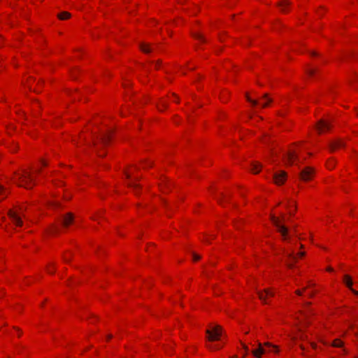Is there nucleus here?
Wrapping results in <instances>:
<instances>
[{
	"label": "nucleus",
	"mask_w": 358,
	"mask_h": 358,
	"mask_svg": "<svg viewBox=\"0 0 358 358\" xmlns=\"http://www.w3.org/2000/svg\"><path fill=\"white\" fill-rule=\"evenodd\" d=\"M209 348H210V349H211V350L218 349V348H218V347H217V346H216V347H215H215H209Z\"/></svg>",
	"instance_id": "obj_38"
},
{
	"label": "nucleus",
	"mask_w": 358,
	"mask_h": 358,
	"mask_svg": "<svg viewBox=\"0 0 358 358\" xmlns=\"http://www.w3.org/2000/svg\"><path fill=\"white\" fill-rule=\"evenodd\" d=\"M64 260L66 262H69L70 259H69L67 257L64 256Z\"/></svg>",
	"instance_id": "obj_35"
},
{
	"label": "nucleus",
	"mask_w": 358,
	"mask_h": 358,
	"mask_svg": "<svg viewBox=\"0 0 358 358\" xmlns=\"http://www.w3.org/2000/svg\"><path fill=\"white\" fill-rule=\"evenodd\" d=\"M42 164H43V166H46L47 165V164L44 161H42Z\"/></svg>",
	"instance_id": "obj_43"
},
{
	"label": "nucleus",
	"mask_w": 358,
	"mask_h": 358,
	"mask_svg": "<svg viewBox=\"0 0 358 358\" xmlns=\"http://www.w3.org/2000/svg\"><path fill=\"white\" fill-rule=\"evenodd\" d=\"M162 104L164 107H166V103L165 102H162Z\"/></svg>",
	"instance_id": "obj_41"
},
{
	"label": "nucleus",
	"mask_w": 358,
	"mask_h": 358,
	"mask_svg": "<svg viewBox=\"0 0 358 358\" xmlns=\"http://www.w3.org/2000/svg\"><path fill=\"white\" fill-rule=\"evenodd\" d=\"M247 352L245 353H243V355H244V357L246 355Z\"/></svg>",
	"instance_id": "obj_46"
},
{
	"label": "nucleus",
	"mask_w": 358,
	"mask_h": 358,
	"mask_svg": "<svg viewBox=\"0 0 358 358\" xmlns=\"http://www.w3.org/2000/svg\"><path fill=\"white\" fill-rule=\"evenodd\" d=\"M316 128L318 132L322 134L331 128V124L326 120H320L317 123Z\"/></svg>",
	"instance_id": "obj_8"
},
{
	"label": "nucleus",
	"mask_w": 358,
	"mask_h": 358,
	"mask_svg": "<svg viewBox=\"0 0 358 358\" xmlns=\"http://www.w3.org/2000/svg\"><path fill=\"white\" fill-rule=\"evenodd\" d=\"M327 270L328 271H333V268H332L331 267H328V268H327Z\"/></svg>",
	"instance_id": "obj_37"
},
{
	"label": "nucleus",
	"mask_w": 358,
	"mask_h": 358,
	"mask_svg": "<svg viewBox=\"0 0 358 358\" xmlns=\"http://www.w3.org/2000/svg\"><path fill=\"white\" fill-rule=\"evenodd\" d=\"M264 101L261 103V106L262 108H266L268 106V103H271L273 101L272 99H271L269 96H268V94H264L262 98Z\"/></svg>",
	"instance_id": "obj_16"
},
{
	"label": "nucleus",
	"mask_w": 358,
	"mask_h": 358,
	"mask_svg": "<svg viewBox=\"0 0 358 358\" xmlns=\"http://www.w3.org/2000/svg\"><path fill=\"white\" fill-rule=\"evenodd\" d=\"M314 170L311 167H306L300 173V178L303 181L310 180L313 176Z\"/></svg>",
	"instance_id": "obj_7"
},
{
	"label": "nucleus",
	"mask_w": 358,
	"mask_h": 358,
	"mask_svg": "<svg viewBox=\"0 0 358 358\" xmlns=\"http://www.w3.org/2000/svg\"><path fill=\"white\" fill-rule=\"evenodd\" d=\"M265 350L263 348L262 344L257 341V348L252 351V354L256 358H261V356L265 353Z\"/></svg>",
	"instance_id": "obj_12"
},
{
	"label": "nucleus",
	"mask_w": 358,
	"mask_h": 358,
	"mask_svg": "<svg viewBox=\"0 0 358 358\" xmlns=\"http://www.w3.org/2000/svg\"><path fill=\"white\" fill-rule=\"evenodd\" d=\"M222 197H223L224 199H225V198H226V196H225L224 194H222Z\"/></svg>",
	"instance_id": "obj_44"
},
{
	"label": "nucleus",
	"mask_w": 358,
	"mask_h": 358,
	"mask_svg": "<svg viewBox=\"0 0 358 358\" xmlns=\"http://www.w3.org/2000/svg\"><path fill=\"white\" fill-rule=\"evenodd\" d=\"M298 155L294 151H289L285 157V160L287 164L292 165L295 160H298Z\"/></svg>",
	"instance_id": "obj_10"
},
{
	"label": "nucleus",
	"mask_w": 358,
	"mask_h": 358,
	"mask_svg": "<svg viewBox=\"0 0 358 358\" xmlns=\"http://www.w3.org/2000/svg\"><path fill=\"white\" fill-rule=\"evenodd\" d=\"M206 334L209 341H217L222 334V327L220 325H216L212 329H206Z\"/></svg>",
	"instance_id": "obj_3"
},
{
	"label": "nucleus",
	"mask_w": 358,
	"mask_h": 358,
	"mask_svg": "<svg viewBox=\"0 0 358 358\" xmlns=\"http://www.w3.org/2000/svg\"><path fill=\"white\" fill-rule=\"evenodd\" d=\"M287 178V173L284 171H279L273 174V180L277 185L284 183Z\"/></svg>",
	"instance_id": "obj_6"
},
{
	"label": "nucleus",
	"mask_w": 358,
	"mask_h": 358,
	"mask_svg": "<svg viewBox=\"0 0 358 358\" xmlns=\"http://www.w3.org/2000/svg\"><path fill=\"white\" fill-rule=\"evenodd\" d=\"M345 145V144L341 140L338 139L336 141L331 142L329 143V148L331 151L333 152L335 150L336 148L344 147Z\"/></svg>",
	"instance_id": "obj_14"
},
{
	"label": "nucleus",
	"mask_w": 358,
	"mask_h": 358,
	"mask_svg": "<svg viewBox=\"0 0 358 358\" xmlns=\"http://www.w3.org/2000/svg\"><path fill=\"white\" fill-rule=\"evenodd\" d=\"M74 220V216L71 213H68L62 216L61 219L62 224L64 227H68Z\"/></svg>",
	"instance_id": "obj_9"
},
{
	"label": "nucleus",
	"mask_w": 358,
	"mask_h": 358,
	"mask_svg": "<svg viewBox=\"0 0 358 358\" xmlns=\"http://www.w3.org/2000/svg\"><path fill=\"white\" fill-rule=\"evenodd\" d=\"M246 98H247L248 101L251 103L252 104V106H257L258 104V101L252 99L248 95H246Z\"/></svg>",
	"instance_id": "obj_23"
},
{
	"label": "nucleus",
	"mask_w": 358,
	"mask_h": 358,
	"mask_svg": "<svg viewBox=\"0 0 358 358\" xmlns=\"http://www.w3.org/2000/svg\"><path fill=\"white\" fill-rule=\"evenodd\" d=\"M141 50L145 53H149L152 51V48L150 47L149 44L146 43H141L140 44Z\"/></svg>",
	"instance_id": "obj_19"
},
{
	"label": "nucleus",
	"mask_w": 358,
	"mask_h": 358,
	"mask_svg": "<svg viewBox=\"0 0 358 358\" xmlns=\"http://www.w3.org/2000/svg\"><path fill=\"white\" fill-rule=\"evenodd\" d=\"M217 200H218V202H220V203H221V201H220V199H217Z\"/></svg>",
	"instance_id": "obj_45"
},
{
	"label": "nucleus",
	"mask_w": 358,
	"mask_h": 358,
	"mask_svg": "<svg viewBox=\"0 0 358 358\" xmlns=\"http://www.w3.org/2000/svg\"><path fill=\"white\" fill-rule=\"evenodd\" d=\"M111 337H112V336H111V335H109V336H108V338H110Z\"/></svg>",
	"instance_id": "obj_47"
},
{
	"label": "nucleus",
	"mask_w": 358,
	"mask_h": 358,
	"mask_svg": "<svg viewBox=\"0 0 358 358\" xmlns=\"http://www.w3.org/2000/svg\"><path fill=\"white\" fill-rule=\"evenodd\" d=\"M270 219L278 231L280 233L284 240H287L288 237V228L283 224L286 218L284 214H281L280 217H276L271 215Z\"/></svg>",
	"instance_id": "obj_2"
},
{
	"label": "nucleus",
	"mask_w": 358,
	"mask_h": 358,
	"mask_svg": "<svg viewBox=\"0 0 358 358\" xmlns=\"http://www.w3.org/2000/svg\"><path fill=\"white\" fill-rule=\"evenodd\" d=\"M193 36H194V37L195 38H196V39H198V40H199V41H202V42H205V41H206V40H205V38L203 37V36H201V34H194V35H193Z\"/></svg>",
	"instance_id": "obj_24"
},
{
	"label": "nucleus",
	"mask_w": 358,
	"mask_h": 358,
	"mask_svg": "<svg viewBox=\"0 0 358 358\" xmlns=\"http://www.w3.org/2000/svg\"><path fill=\"white\" fill-rule=\"evenodd\" d=\"M290 4V2L288 0H282L278 3V6L280 8L282 12L286 11V7H287Z\"/></svg>",
	"instance_id": "obj_18"
},
{
	"label": "nucleus",
	"mask_w": 358,
	"mask_h": 358,
	"mask_svg": "<svg viewBox=\"0 0 358 358\" xmlns=\"http://www.w3.org/2000/svg\"><path fill=\"white\" fill-rule=\"evenodd\" d=\"M0 195H3L4 197H6V194H5V188L0 185Z\"/></svg>",
	"instance_id": "obj_26"
},
{
	"label": "nucleus",
	"mask_w": 358,
	"mask_h": 358,
	"mask_svg": "<svg viewBox=\"0 0 358 358\" xmlns=\"http://www.w3.org/2000/svg\"><path fill=\"white\" fill-rule=\"evenodd\" d=\"M126 176H127V179H129V180H130V179L131 178V173H126Z\"/></svg>",
	"instance_id": "obj_33"
},
{
	"label": "nucleus",
	"mask_w": 358,
	"mask_h": 358,
	"mask_svg": "<svg viewBox=\"0 0 358 358\" xmlns=\"http://www.w3.org/2000/svg\"><path fill=\"white\" fill-rule=\"evenodd\" d=\"M287 266H288L289 268H292L293 267V264H288Z\"/></svg>",
	"instance_id": "obj_40"
},
{
	"label": "nucleus",
	"mask_w": 358,
	"mask_h": 358,
	"mask_svg": "<svg viewBox=\"0 0 358 358\" xmlns=\"http://www.w3.org/2000/svg\"><path fill=\"white\" fill-rule=\"evenodd\" d=\"M59 20H64L69 19L71 17V14L69 12L64 11L57 15Z\"/></svg>",
	"instance_id": "obj_20"
},
{
	"label": "nucleus",
	"mask_w": 358,
	"mask_h": 358,
	"mask_svg": "<svg viewBox=\"0 0 358 358\" xmlns=\"http://www.w3.org/2000/svg\"><path fill=\"white\" fill-rule=\"evenodd\" d=\"M138 178H134V180H131L127 183V185L132 188L135 193H137V190L140 188V186L138 184L136 183V180H138Z\"/></svg>",
	"instance_id": "obj_15"
},
{
	"label": "nucleus",
	"mask_w": 358,
	"mask_h": 358,
	"mask_svg": "<svg viewBox=\"0 0 358 358\" xmlns=\"http://www.w3.org/2000/svg\"><path fill=\"white\" fill-rule=\"evenodd\" d=\"M262 168V165L259 164L258 162H252L251 164V171L254 173H258Z\"/></svg>",
	"instance_id": "obj_17"
},
{
	"label": "nucleus",
	"mask_w": 358,
	"mask_h": 358,
	"mask_svg": "<svg viewBox=\"0 0 358 358\" xmlns=\"http://www.w3.org/2000/svg\"><path fill=\"white\" fill-rule=\"evenodd\" d=\"M264 345L265 346H268V347H273V348H277V346H275V345H272L271 343H268V342H267V343H265Z\"/></svg>",
	"instance_id": "obj_30"
},
{
	"label": "nucleus",
	"mask_w": 358,
	"mask_h": 358,
	"mask_svg": "<svg viewBox=\"0 0 358 358\" xmlns=\"http://www.w3.org/2000/svg\"><path fill=\"white\" fill-rule=\"evenodd\" d=\"M316 71L315 69H307L306 72L310 76H313L315 73V72Z\"/></svg>",
	"instance_id": "obj_25"
},
{
	"label": "nucleus",
	"mask_w": 358,
	"mask_h": 358,
	"mask_svg": "<svg viewBox=\"0 0 358 358\" xmlns=\"http://www.w3.org/2000/svg\"><path fill=\"white\" fill-rule=\"evenodd\" d=\"M47 271H48V273H53V271H50V269H49V268H48V269H47Z\"/></svg>",
	"instance_id": "obj_42"
},
{
	"label": "nucleus",
	"mask_w": 358,
	"mask_h": 358,
	"mask_svg": "<svg viewBox=\"0 0 358 358\" xmlns=\"http://www.w3.org/2000/svg\"><path fill=\"white\" fill-rule=\"evenodd\" d=\"M234 358H237V357H234Z\"/></svg>",
	"instance_id": "obj_48"
},
{
	"label": "nucleus",
	"mask_w": 358,
	"mask_h": 358,
	"mask_svg": "<svg viewBox=\"0 0 358 358\" xmlns=\"http://www.w3.org/2000/svg\"><path fill=\"white\" fill-rule=\"evenodd\" d=\"M193 259L194 261H197L201 259V257L195 253H193Z\"/></svg>",
	"instance_id": "obj_28"
},
{
	"label": "nucleus",
	"mask_w": 358,
	"mask_h": 358,
	"mask_svg": "<svg viewBox=\"0 0 358 358\" xmlns=\"http://www.w3.org/2000/svg\"><path fill=\"white\" fill-rule=\"evenodd\" d=\"M343 345V343L340 339H336L334 340L333 343V345L334 347H342Z\"/></svg>",
	"instance_id": "obj_22"
},
{
	"label": "nucleus",
	"mask_w": 358,
	"mask_h": 358,
	"mask_svg": "<svg viewBox=\"0 0 358 358\" xmlns=\"http://www.w3.org/2000/svg\"><path fill=\"white\" fill-rule=\"evenodd\" d=\"M15 176L17 178L14 179L13 181L20 187L29 189L35 184L30 173L27 171H23L22 173H15Z\"/></svg>",
	"instance_id": "obj_1"
},
{
	"label": "nucleus",
	"mask_w": 358,
	"mask_h": 358,
	"mask_svg": "<svg viewBox=\"0 0 358 358\" xmlns=\"http://www.w3.org/2000/svg\"><path fill=\"white\" fill-rule=\"evenodd\" d=\"M59 231L58 227L55 224H52L50 228L48 229V231L51 234H55L57 233Z\"/></svg>",
	"instance_id": "obj_21"
},
{
	"label": "nucleus",
	"mask_w": 358,
	"mask_h": 358,
	"mask_svg": "<svg viewBox=\"0 0 358 358\" xmlns=\"http://www.w3.org/2000/svg\"><path fill=\"white\" fill-rule=\"evenodd\" d=\"M296 294H298V295H301L302 294V292L300 291V290H296Z\"/></svg>",
	"instance_id": "obj_36"
},
{
	"label": "nucleus",
	"mask_w": 358,
	"mask_h": 358,
	"mask_svg": "<svg viewBox=\"0 0 358 358\" xmlns=\"http://www.w3.org/2000/svg\"><path fill=\"white\" fill-rule=\"evenodd\" d=\"M110 137L109 134H104L101 135L99 138H98L96 141H94L93 142V145L96 151L98 152L99 156H103L101 153H99V148L102 146L106 145L110 141Z\"/></svg>",
	"instance_id": "obj_4"
},
{
	"label": "nucleus",
	"mask_w": 358,
	"mask_h": 358,
	"mask_svg": "<svg viewBox=\"0 0 358 358\" xmlns=\"http://www.w3.org/2000/svg\"><path fill=\"white\" fill-rule=\"evenodd\" d=\"M335 166V163L334 162H329L327 164V166L329 169H333Z\"/></svg>",
	"instance_id": "obj_29"
},
{
	"label": "nucleus",
	"mask_w": 358,
	"mask_h": 358,
	"mask_svg": "<svg viewBox=\"0 0 358 358\" xmlns=\"http://www.w3.org/2000/svg\"><path fill=\"white\" fill-rule=\"evenodd\" d=\"M343 282L346 285V286H348L350 289V290L352 291V292L353 294H355V295L358 296V291L355 290L352 287V279H351L350 275H344V277H343Z\"/></svg>",
	"instance_id": "obj_13"
},
{
	"label": "nucleus",
	"mask_w": 358,
	"mask_h": 358,
	"mask_svg": "<svg viewBox=\"0 0 358 358\" xmlns=\"http://www.w3.org/2000/svg\"><path fill=\"white\" fill-rule=\"evenodd\" d=\"M25 210V208L22 206L19 207V211H20L22 213Z\"/></svg>",
	"instance_id": "obj_34"
},
{
	"label": "nucleus",
	"mask_w": 358,
	"mask_h": 358,
	"mask_svg": "<svg viewBox=\"0 0 358 358\" xmlns=\"http://www.w3.org/2000/svg\"><path fill=\"white\" fill-rule=\"evenodd\" d=\"M298 255H299V256L302 257V256H303V255H304V252H299V253L298 254Z\"/></svg>",
	"instance_id": "obj_39"
},
{
	"label": "nucleus",
	"mask_w": 358,
	"mask_h": 358,
	"mask_svg": "<svg viewBox=\"0 0 358 358\" xmlns=\"http://www.w3.org/2000/svg\"><path fill=\"white\" fill-rule=\"evenodd\" d=\"M51 206L54 208H57L60 206V203L57 201H53L51 203Z\"/></svg>",
	"instance_id": "obj_27"
},
{
	"label": "nucleus",
	"mask_w": 358,
	"mask_h": 358,
	"mask_svg": "<svg viewBox=\"0 0 358 358\" xmlns=\"http://www.w3.org/2000/svg\"><path fill=\"white\" fill-rule=\"evenodd\" d=\"M296 205L294 204V211L290 210V211H289V213L290 215H294V211L296 210Z\"/></svg>",
	"instance_id": "obj_31"
},
{
	"label": "nucleus",
	"mask_w": 358,
	"mask_h": 358,
	"mask_svg": "<svg viewBox=\"0 0 358 358\" xmlns=\"http://www.w3.org/2000/svg\"><path fill=\"white\" fill-rule=\"evenodd\" d=\"M8 215L16 226H22L23 222L22 220L21 217L18 215V213L17 211L9 210L8 212Z\"/></svg>",
	"instance_id": "obj_5"
},
{
	"label": "nucleus",
	"mask_w": 358,
	"mask_h": 358,
	"mask_svg": "<svg viewBox=\"0 0 358 358\" xmlns=\"http://www.w3.org/2000/svg\"><path fill=\"white\" fill-rule=\"evenodd\" d=\"M257 294L259 299L266 303V297L268 296H273L274 295V293L270 291L269 289H264V291H258Z\"/></svg>",
	"instance_id": "obj_11"
},
{
	"label": "nucleus",
	"mask_w": 358,
	"mask_h": 358,
	"mask_svg": "<svg viewBox=\"0 0 358 358\" xmlns=\"http://www.w3.org/2000/svg\"><path fill=\"white\" fill-rule=\"evenodd\" d=\"M243 349L245 350V352H248V347L244 344H243Z\"/></svg>",
	"instance_id": "obj_32"
}]
</instances>
